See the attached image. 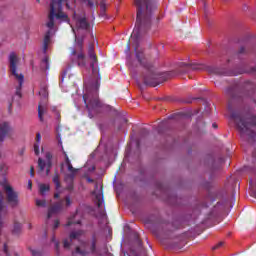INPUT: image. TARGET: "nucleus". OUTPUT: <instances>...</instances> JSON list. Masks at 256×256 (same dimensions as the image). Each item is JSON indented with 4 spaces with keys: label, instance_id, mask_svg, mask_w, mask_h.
Instances as JSON below:
<instances>
[{
    "label": "nucleus",
    "instance_id": "62",
    "mask_svg": "<svg viewBox=\"0 0 256 256\" xmlns=\"http://www.w3.org/2000/svg\"><path fill=\"white\" fill-rule=\"evenodd\" d=\"M38 3L41 1V0H36Z\"/></svg>",
    "mask_w": 256,
    "mask_h": 256
},
{
    "label": "nucleus",
    "instance_id": "8",
    "mask_svg": "<svg viewBox=\"0 0 256 256\" xmlns=\"http://www.w3.org/2000/svg\"><path fill=\"white\" fill-rule=\"evenodd\" d=\"M252 160L253 164L256 165V148L252 150ZM245 171H249L250 173V189L251 196L256 199V169L251 167H245Z\"/></svg>",
    "mask_w": 256,
    "mask_h": 256
},
{
    "label": "nucleus",
    "instance_id": "22",
    "mask_svg": "<svg viewBox=\"0 0 256 256\" xmlns=\"http://www.w3.org/2000/svg\"><path fill=\"white\" fill-rule=\"evenodd\" d=\"M85 232L83 230H78L70 233V239H79Z\"/></svg>",
    "mask_w": 256,
    "mask_h": 256
},
{
    "label": "nucleus",
    "instance_id": "27",
    "mask_svg": "<svg viewBox=\"0 0 256 256\" xmlns=\"http://www.w3.org/2000/svg\"><path fill=\"white\" fill-rule=\"evenodd\" d=\"M52 181H53L56 189H61V182L59 181V174H55L52 178Z\"/></svg>",
    "mask_w": 256,
    "mask_h": 256
},
{
    "label": "nucleus",
    "instance_id": "20",
    "mask_svg": "<svg viewBox=\"0 0 256 256\" xmlns=\"http://www.w3.org/2000/svg\"><path fill=\"white\" fill-rule=\"evenodd\" d=\"M45 107L41 106V104H39L38 106V118L41 121V123H43V121H45V119L43 118V116L45 115Z\"/></svg>",
    "mask_w": 256,
    "mask_h": 256
},
{
    "label": "nucleus",
    "instance_id": "35",
    "mask_svg": "<svg viewBox=\"0 0 256 256\" xmlns=\"http://www.w3.org/2000/svg\"><path fill=\"white\" fill-rule=\"evenodd\" d=\"M127 65H128V69H129L130 71H135V67H136V66L133 64V61L128 60Z\"/></svg>",
    "mask_w": 256,
    "mask_h": 256
},
{
    "label": "nucleus",
    "instance_id": "28",
    "mask_svg": "<svg viewBox=\"0 0 256 256\" xmlns=\"http://www.w3.org/2000/svg\"><path fill=\"white\" fill-rule=\"evenodd\" d=\"M38 167L40 172L45 171L46 163L44 162L43 158L38 159Z\"/></svg>",
    "mask_w": 256,
    "mask_h": 256
},
{
    "label": "nucleus",
    "instance_id": "47",
    "mask_svg": "<svg viewBox=\"0 0 256 256\" xmlns=\"http://www.w3.org/2000/svg\"><path fill=\"white\" fill-rule=\"evenodd\" d=\"M219 247H223V242L218 243L212 249L215 251V250L219 249Z\"/></svg>",
    "mask_w": 256,
    "mask_h": 256
},
{
    "label": "nucleus",
    "instance_id": "24",
    "mask_svg": "<svg viewBox=\"0 0 256 256\" xmlns=\"http://www.w3.org/2000/svg\"><path fill=\"white\" fill-rule=\"evenodd\" d=\"M41 69H43L44 71H49V57L46 56L42 60Z\"/></svg>",
    "mask_w": 256,
    "mask_h": 256
},
{
    "label": "nucleus",
    "instance_id": "19",
    "mask_svg": "<svg viewBox=\"0 0 256 256\" xmlns=\"http://www.w3.org/2000/svg\"><path fill=\"white\" fill-rule=\"evenodd\" d=\"M78 67H85L87 62L85 61V54L80 53L77 55Z\"/></svg>",
    "mask_w": 256,
    "mask_h": 256
},
{
    "label": "nucleus",
    "instance_id": "57",
    "mask_svg": "<svg viewBox=\"0 0 256 256\" xmlns=\"http://www.w3.org/2000/svg\"><path fill=\"white\" fill-rule=\"evenodd\" d=\"M13 106V104L10 103L9 105V111H11V107Z\"/></svg>",
    "mask_w": 256,
    "mask_h": 256
},
{
    "label": "nucleus",
    "instance_id": "40",
    "mask_svg": "<svg viewBox=\"0 0 256 256\" xmlns=\"http://www.w3.org/2000/svg\"><path fill=\"white\" fill-rule=\"evenodd\" d=\"M245 53V47H241L237 54H235V57H240V55H243Z\"/></svg>",
    "mask_w": 256,
    "mask_h": 256
},
{
    "label": "nucleus",
    "instance_id": "58",
    "mask_svg": "<svg viewBox=\"0 0 256 256\" xmlns=\"http://www.w3.org/2000/svg\"><path fill=\"white\" fill-rule=\"evenodd\" d=\"M123 123H127V119L124 118V119H123Z\"/></svg>",
    "mask_w": 256,
    "mask_h": 256
},
{
    "label": "nucleus",
    "instance_id": "21",
    "mask_svg": "<svg viewBox=\"0 0 256 256\" xmlns=\"http://www.w3.org/2000/svg\"><path fill=\"white\" fill-rule=\"evenodd\" d=\"M50 189H51V187L49 186V184H40L39 185L40 195H45V193H47V191H49Z\"/></svg>",
    "mask_w": 256,
    "mask_h": 256
},
{
    "label": "nucleus",
    "instance_id": "44",
    "mask_svg": "<svg viewBox=\"0 0 256 256\" xmlns=\"http://www.w3.org/2000/svg\"><path fill=\"white\" fill-rule=\"evenodd\" d=\"M18 154L20 157H23V155H25V147H22L19 151Z\"/></svg>",
    "mask_w": 256,
    "mask_h": 256
},
{
    "label": "nucleus",
    "instance_id": "31",
    "mask_svg": "<svg viewBox=\"0 0 256 256\" xmlns=\"http://www.w3.org/2000/svg\"><path fill=\"white\" fill-rule=\"evenodd\" d=\"M39 95H42V97H48L49 92L47 91V86H43L41 90L39 91Z\"/></svg>",
    "mask_w": 256,
    "mask_h": 256
},
{
    "label": "nucleus",
    "instance_id": "36",
    "mask_svg": "<svg viewBox=\"0 0 256 256\" xmlns=\"http://www.w3.org/2000/svg\"><path fill=\"white\" fill-rule=\"evenodd\" d=\"M30 251L32 253V256H43V253H41V251L39 250L30 249Z\"/></svg>",
    "mask_w": 256,
    "mask_h": 256
},
{
    "label": "nucleus",
    "instance_id": "14",
    "mask_svg": "<svg viewBox=\"0 0 256 256\" xmlns=\"http://www.w3.org/2000/svg\"><path fill=\"white\" fill-rule=\"evenodd\" d=\"M92 195H94L96 199L97 207H102L103 206V185H101L99 189V184L96 183L95 189L92 192Z\"/></svg>",
    "mask_w": 256,
    "mask_h": 256
},
{
    "label": "nucleus",
    "instance_id": "26",
    "mask_svg": "<svg viewBox=\"0 0 256 256\" xmlns=\"http://www.w3.org/2000/svg\"><path fill=\"white\" fill-rule=\"evenodd\" d=\"M21 223H19V222H15L14 223V228H13V230H12V233L14 234V235H19V233H21Z\"/></svg>",
    "mask_w": 256,
    "mask_h": 256
},
{
    "label": "nucleus",
    "instance_id": "3",
    "mask_svg": "<svg viewBox=\"0 0 256 256\" xmlns=\"http://www.w3.org/2000/svg\"><path fill=\"white\" fill-rule=\"evenodd\" d=\"M99 87H101V84L99 80H96L91 85L86 86V93L83 95V101L86 109H88L90 119H92L93 115H97L101 109H111V106L103 104L99 100Z\"/></svg>",
    "mask_w": 256,
    "mask_h": 256
},
{
    "label": "nucleus",
    "instance_id": "48",
    "mask_svg": "<svg viewBox=\"0 0 256 256\" xmlns=\"http://www.w3.org/2000/svg\"><path fill=\"white\" fill-rule=\"evenodd\" d=\"M60 225L59 220H55L53 229H57Z\"/></svg>",
    "mask_w": 256,
    "mask_h": 256
},
{
    "label": "nucleus",
    "instance_id": "4",
    "mask_svg": "<svg viewBox=\"0 0 256 256\" xmlns=\"http://www.w3.org/2000/svg\"><path fill=\"white\" fill-rule=\"evenodd\" d=\"M65 0H51L50 3V13L48 15V23L46 27L48 29H53L55 27V17L56 19H62V21H69V16L63 12V2Z\"/></svg>",
    "mask_w": 256,
    "mask_h": 256
},
{
    "label": "nucleus",
    "instance_id": "54",
    "mask_svg": "<svg viewBox=\"0 0 256 256\" xmlns=\"http://www.w3.org/2000/svg\"><path fill=\"white\" fill-rule=\"evenodd\" d=\"M51 168H46V175H49Z\"/></svg>",
    "mask_w": 256,
    "mask_h": 256
},
{
    "label": "nucleus",
    "instance_id": "29",
    "mask_svg": "<svg viewBox=\"0 0 256 256\" xmlns=\"http://www.w3.org/2000/svg\"><path fill=\"white\" fill-rule=\"evenodd\" d=\"M226 93L231 99H235V89L233 87L227 88Z\"/></svg>",
    "mask_w": 256,
    "mask_h": 256
},
{
    "label": "nucleus",
    "instance_id": "11",
    "mask_svg": "<svg viewBox=\"0 0 256 256\" xmlns=\"http://www.w3.org/2000/svg\"><path fill=\"white\" fill-rule=\"evenodd\" d=\"M11 124L9 122L0 123V143H3L7 137H11Z\"/></svg>",
    "mask_w": 256,
    "mask_h": 256
},
{
    "label": "nucleus",
    "instance_id": "38",
    "mask_svg": "<svg viewBox=\"0 0 256 256\" xmlns=\"http://www.w3.org/2000/svg\"><path fill=\"white\" fill-rule=\"evenodd\" d=\"M52 243H55V249L59 253V242L55 241V236L52 237Z\"/></svg>",
    "mask_w": 256,
    "mask_h": 256
},
{
    "label": "nucleus",
    "instance_id": "15",
    "mask_svg": "<svg viewBox=\"0 0 256 256\" xmlns=\"http://www.w3.org/2000/svg\"><path fill=\"white\" fill-rule=\"evenodd\" d=\"M7 215V206L5 205V196L0 192V235L3 229V217Z\"/></svg>",
    "mask_w": 256,
    "mask_h": 256
},
{
    "label": "nucleus",
    "instance_id": "56",
    "mask_svg": "<svg viewBox=\"0 0 256 256\" xmlns=\"http://www.w3.org/2000/svg\"><path fill=\"white\" fill-rule=\"evenodd\" d=\"M79 45H80V48L83 49V41H81V42L79 43Z\"/></svg>",
    "mask_w": 256,
    "mask_h": 256
},
{
    "label": "nucleus",
    "instance_id": "9",
    "mask_svg": "<svg viewBox=\"0 0 256 256\" xmlns=\"http://www.w3.org/2000/svg\"><path fill=\"white\" fill-rule=\"evenodd\" d=\"M4 190L6 191V199L10 206L19 207V194L13 190V187L2 183Z\"/></svg>",
    "mask_w": 256,
    "mask_h": 256
},
{
    "label": "nucleus",
    "instance_id": "23",
    "mask_svg": "<svg viewBox=\"0 0 256 256\" xmlns=\"http://www.w3.org/2000/svg\"><path fill=\"white\" fill-rule=\"evenodd\" d=\"M75 217H77V215H74L68 220L66 227H71V225H81V220L75 221Z\"/></svg>",
    "mask_w": 256,
    "mask_h": 256
},
{
    "label": "nucleus",
    "instance_id": "55",
    "mask_svg": "<svg viewBox=\"0 0 256 256\" xmlns=\"http://www.w3.org/2000/svg\"><path fill=\"white\" fill-rule=\"evenodd\" d=\"M54 199H59V193L54 194Z\"/></svg>",
    "mask_w": 256,
    "mask_h": 256
},
{
    "label": "nucleus",
    "instance_id": "34",
    "mask_svg": "<svg viewBox=\"0 0 256 256\" xmlns=\"http://www.w3.org/2000/svg\"><path fill=\"white\" fill-rule=\"evenodd\" d=\"M7 164H0V173H2V175H5V173H7Z\"/></svg>",
    "mask_w": 256,
    "mask_h": 256
},
{
    "label": "nucleus",
    "instance_id": "2",
    "mask_svg": "<svg viewBox=\"0 0 256 256\" xmlns=\"http://www.w3.org/2000/svg\"><path fill=\"white\" fill-rule=\"evenodd\" d=\"M241 137L256 138V114L251 110L233 111L230 115Z\"/></svg>",
    "mask_w": 256,
    "mask_h": 256
},
{
    "label": "nucleus",
    "instance_id": "25",
    "mask_svg": "<svg viewBox=\"0 0 256 256\" xmlns=\"http://www.w3.org/2000/svg\"><path fill=\"white\" fill-rule=\"evenodd\" d=\"M186 67H189L192 71H201L203 69V65L201 64H186Z\"/></svg>",
    "mask_w": 256,
    "mask_h": 256
},
{
    "label": "nucleus",
    "instance_id": "51",
    "mask_svg": "<svg viewBox=\"0 0 256 256\" xmlns=\"http://www.w3.org/2000/svg\"><path fill=\"white\" fill-rule=\"evenodd\" d=\"M71 55H77V50H75L74 48L71 49Z\"/></svg>",
    "mask_w": 256,
    "mask_h": 256
},
{
    "label": "nucleus",
    "instance_id": "13",
    "mask_svg": "<svg viewBox=\"0 0 256 256\" xmlns=\"http://www.w3.org/2000/svg\"><path fill=\"white\" fill-rule=\"evenodd\" d=\"M211 73H215L216 75H241L243 73H256V66L249 69H241L238 72H221L219 69L214 68L211 70Z\"/></svg>",
    "mask_w": 256,
    "mask_h": 256
},
{
    "label": "nucleus",
    "instance_id": "10",
    "mask_svg": "<svg viewBox=\"0 0 256 256\" xmlns=\"http://www.w3.org/2000/svg\"><path fill=\"white\" fill-rule=\"evenodd\" d=\"M88 56L91 59L90 67L92 69L93 75L99 73V68L97 67V54H95V45L89 44L88 46Z\"/></svg>",
    "mask_w": 256,
    "mask_h": 256
},
{
    "label": "nucleus",
    "instance_id": "33",
    "mask_svg": "<svg viewBox=\"0 0 256 256\" xmlns=\"http://www.w3.org/2000/svg\"><path fill=\"white\" fill-rule=\"evenodd\" d=\"M36 206L37 207H47V201L36 199Z\"/></svg>",
    "mask_w": 256,
    "mask_h": 256
},
{
    "label": "nucleus",
    "instance_id": "53",
    "mask_svg": "<svg viewBox=\"0 0 256 256\" xmlns=\"http://www.w3.org/2000/svg\"><path fill=\"white\" fill-rule=\"evenodd\" d=\"M212 127H213V129H217L219 126L217 125V123H213Z\"/></svg>",
    "mask_w": 256,
    "mask_h": 256
},
{
    "label": "nucleus",
    "instance_id": "30",
    "mask_svg": "<svg viewBox=\"0 0 256 256\" xmlns=\"http://www.w3.org/2000/svg\"><path fill=\"white\" fill-rule=\"evenodd\" d=\"M82 3H85L90 9L95 8V2L93 0H82Z\"/></svg>",
    "mask_w": 256,
    "mask_h": 256
},
{
    "label": "nucleus",
    "instance_id": "17",
    "mask_svg": "<svg viewBox=\"0 0 256 256\" xmlns=\"http://www.w3.org/2000/svg\"><path fill=\"white\" fill-rule=\"evenodd\" d=\"M49 43H51V30H48L45 33V36H44V40H43V51H44V53H46L47 50L49 49Z\"/></svg>",
    "mask_w": 256,
    "mask_h": 256
},
{
    "label": "nucleus",
    "instance_id": "1",
    "mask_svg": "<svg viewBox=\"0 0 256 256\" xmlns=\"http://www.w3.org/2000/svg\"><path fill=\"white\" fill-rule=\"evenodd\" d=\"M134 5L136 7V24L131 34V39L134 41L133 47L136 59L138 63L146 69V74L143 76L144 85L157 87V85H161L165 79L162 74L155 71L153 64L147 61L143 50L139 49V41H141L144 35H147V31L151 29V21L157 11V2L155 0H134Z\"/></svg>",
    "mask_w": 256,
    "mask_h": 256
},
{
    "label": "nucleus",
    "instance_id": "37",
    "mask_svg": "<svg viewBox=\"0 0 256 256\" xmlns=\"http://www.w3.org/2000/svg\"><path fill=\"white\" fill-rule=\"evenodd\" d=\"M63 247L64 249H69V247H71V243L69 242V240H64L63 241Z\"/></svg>",
    "mask_w": 256,
    "mask_h": 256
},
{
    "label": "nucleus",
    "instance_id": "12",
    "mask_svg": "<svg viewBox=\"0 0 256 256\" xmlns=\"http://www.w3.org/2000/svg\"><path fill=\"white\" fill-rule=\"evenodd\" d=\"M74 18L76 19V28L77 29H81L82 31H90L91 23H89V21H87V17L74 16Z\"/></svg>",
    "mask_w": 256,
    "mask_h": 256
},
{
    "label": "nucleus",
    "instance_id": "59",
    "mask_svg": "<svg viewBox=\"0 0 256 256\" xmlns=\"http://www.w3.org/2000/svg\"><path fill=\"white\" fill-rule=\"evenodd\" d=\"M118 131H121V125H120V126H118Z\"/></svg>",
    "mask_w": 256,
    "mask_h": 256
},
{
    "label": "nucleus",
    "instance_id": "39",
    "mask_svg": "<svg viewBox=\"0 0 256 256\" xmlns=\"http://www.w3.org/2000/svg\"><path fill=\"white\" fill-rule=\"evenodd\" d=\"M45 157L46 161H53V154H51V152H47Z\"/></svg>",
    "mask_w": 256,
    "mask_h": 256
},
{
    "label": "nucleus",
    "instance_id": "5",
    "mask_svg": "<svg viewBox=\"0 0 256 256\" xmlns=\"http://www.w3.org/2000/svg\"><path fill=\"white\" fill-rule=\"evenodd\" d=\"M99 241V236L97 232H94L91 239L88 242L83 241L81 246H77L75 252L77 255L87 256L97 253V242Z\"/></svg>",
    "mask_w": 256,
    "mask_h": 256
},
{
    "label": "nucleus",
    "instance_id": "52",
    "mask_svg": "<svg viewBox=\"0 0 256 256\" xmlns=\"http://www.w3.org/2000/svg\"><path fill=\"white\" fill-rule=\"evenodd\" d=\"M87 182L88 183H95V180H93L92 178H87Z\"/></svg>",
    "mask_w": 256,
    "mask_h": 256
},
{
    "label": "nucleus",
    "instance_id": "41",
    "mask_svg": "<svg viewBox=\"0 0 256 256\" xmlns=\"http://www.w3.org/2000/svg\"><path fill=\"white\" fill-rule=\"evenodd\" d=\"M65 203H66V207H70V205H71V197L66 196L65 197Z\"/></svg>",
    "mask_w": 256,
    "mask_h": 256
},
{
    "label": "nucleus",
    "instance_id": "60",
    "mask_svg": "<svg viewBox=\"0 0 256 256\" xmlns=\"http://www.w3.org/2000/svg\"><path fill=\"white\" fill-rule=\"evenodd\" d=\"M228 63H231V59H228Z\"/></svg>",
    "mask_w": 256,
    "mask_h": 256
},
{
    "label": "nucleus",
    "instance_id": "7",
    "mask_svg": "<svg viewBox=\"0 0 256 256\" xmlns=\"http://www.w3.org/2000/svg\"><path fill=\"white\" fill-rule=\"evenodd\" d=\"M62 153L64 155V159L68 167V171L70 172V174L65 175V181L66 183H68L66 189L67 191H73L74 189L73 181L75 179V173H77V169L73 167V164H71V160L69 159V155H67V152L63 148H62Z\"/></svg>",
    "mask_w": 256,
    "mask_h": 256
},
{
    "label": "nucleus",
    "instance_id": "43",
    "mask_svg": "<svg viewBox=\"0 0 256 256\" xmlns=\"http://www.w3.org/2000/svg\"><path fill=\"white\" fill-rule=\"evenodd\" d=\"M129 51H131V40H128L125 52L129 53Z\"/></svg>",
    "mask_w": 256,
    "mask_h": 256
},
{
    "label": "nucleus",
    "instance_id": "61",
    "mask_svg": "<svg viewBox=\"0 0 256 256\" xmlns=\"http://www.w3.org/2000/svg\"><path fill=\"white\" fill-rule=\"evenodd\" d=\"M137 147H139V142H137Z\"/></svg>",
    "mask_w": 256,
    "mask_h": 256
},
{
    "label": "nucleus",
    "instance_id": "18",
    "mask_svg": "<svg viewBox=\"0 0 256 256\" xmlns=\"http://www.w3.org/2000/svg\"><path fill=\"white\" fill-rule=\"evenodd\" d=\"M41 143V133L36 134V143L34 144V153L35 155H39V145Z\"/></svg>",
    "mask_w": 256,
    "mask_h": 256
},
{
    "label": "nucleus",
    "instance_id": "42",
    "mask_svg": "<svg viewBox=\"0 0 256 256\" xmlns=\"http://www.w3.org/2000/svg\"><path fill=\"white\" fill-rule=\"evenodd\" d=\"M53 167V160H46V168H50Z\"/></svg>",
    "mask_w": 256,
    "mask_h": 256
},
{
    "label": "nucleus",
    "instance_id": "49",
    "mask_svg": "<svg viewBox=\"0 0 256 256\" xmlns=\"http://www.w3.org/2000/svg\"><path fill=\"white\" fill-rule=\"evenodd\" d=\"M100 8H101V11H105L106 7H105V2H101L100 3Z\"/></svg>",
    "mask_w": 256,
    "mask_h": 256
},
{
    "label": "nucleus",
    "instance_id": "50",
    "mask_svg": "<svg viewBox=\"0 0 256 256\" xmlns=\"http://www.w3.org/2000/svg\"><path fill=\"white\" fill-rule=\"evenodd\" d=\"M28 188L32 189L33 188V182H31V180L28 181Z\"/></svg>",
    "mask_w": 256,
    "mask_h": 256
},
{
    "label": "nucleus",
    "instance_id": "16",
    "mask_svg": "<svg viewBox=\"0 0 256 256\" xmlns=\"http://www.w3.org/2000/svg\"><path fill=\"white\" fill-rule=\"evenodd\" d=\"M60 211H63V200L55 203L48 209L47 219H51L53 215H57V213H60Z\"/></svg>",
    "mask_w": 256,
    "mask_h": 256
},
{
    "label": "nucleus",
    "instance_id": "6",
    "mask_svg": "<svg viewBox=\"0 0 256 256\" xmlns=\"http://www.w3.org/2000/svg\"><path fill=\"white\" fill-rule=\"evenodd\" d=\"M9 63H10L9 67H10L11 75H13L19 83V85L16 87V95L19 99H21V89L25 81V76L21 73L20 74L17 73V63H19V58H17V54H15V52L10 53Z\"/></svg>",
    "mask_w": 256,
    "mask_h": 256
},
{
    "label": "nucleus",
    "instance_id": "46",
    "mask_svg": "<svg viewBox=\"0 0 256 256\" xmlns=\"http://www.w3.org/2000/svg\"><path fill=\"white\" fill-rule=\"evenodd\" d=\"M30 177H35V168L33 166L30 167Z\"/></svg>",
    "mask_w": 256,
    "mask_h": 256
},
{
    "label": "nucleus",
    "instance_id": "32",
    "mask_svg": "<svg viewBox=\"0 0 256 256\" xmlns=\"http://www.w3.org/2000/svg\"><path fill=\"white\" fill-rule=\"evenodd\" d=\"M52 111L55 113L57 121H61V112L57 109V107H52Z\"/></svg>",
    "mask_w": 256,
    "mask_h": 256
},
{
    "label": "nucleus",
    "instance_id": "45",
    "mask_svg": "<svg viewBox=\"0 0 256 256\" xmlns=\"http://www.w3.org/2000/svg\"><path fill=\"white\" fill-rule=\"evenodd\" d=\"M4 253L6 256H10L9 255V248L7 247V244H4V249H3Z\"/></svg>",
    "mask_w": 256,
    "mask_h": 256
}]
</instances>
